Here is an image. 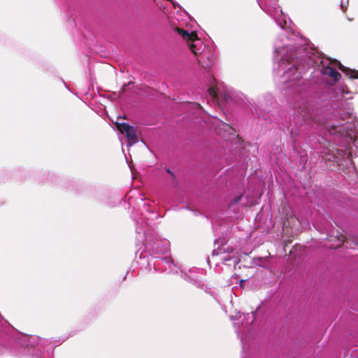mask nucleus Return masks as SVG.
Masks as SVG:
<instances>
[{"mask_svg":"<svg viewBox=\"0 0 358 358\" xmlns=\"http://www.w3.org/2000/svg\"><path fill=\"white\" fill-rule=\"evenodd\" d=\"M260 8L273 18L276 24L284 30L273 43V72L282 77L285 82L299 80L310 66H317L322 75L328 76L334 81L341 78L336 68L350 78H358V71L345 67L337 60H332L322 53H309L303 45H296L286 29L289 19L282 13L278 0H257Z\"/></svg>","mask_w":358,"mask_h":358,"instance_id":"1","label":"nucleus"},{"mask_svg":"<svg viewBox=\"0 0 358 358\" xmlns=\"http://www.w3.org/2000/svg\"><path fill=\"white\" fill-rule=\"evenodd\" d=\"M144 209L146 214L142 213V217L136 219L134 218L136 222V232L137 234L136 248H138L136 252L137 256L141 249L143 250L139 253V258L145 257L143 252L148 250L149 254L153 256V266L156 271L167 272L171 273H178L179 268L174 263L172 258L167 255L169 252L170 243L166 238H162L158 234L152 235V240L147 241V230L155 224V220L159 217V215L155 210H151L150 204L145 203Z\"/></svg>","mask_w":358,"mask_h":358,"instance_id":"2","label":"nucleus"},{"mask_svg":"<svg viewBox=\"0 0 358 358\" xmlns=\"http://www.w3.org/2000/svg\"><path fill=\"white\" fill-rule=\"evenodd\" d=\"M196 26V22L189 17L181 20L176 17L171 22L173 33L186 43L197 62L203 68L208 69L215 61V52L197 36L195 28Z\"/></svg>","mask_w":358,"mask_h":358,"instance_id":"3","label":"nucleus"},{"mask_svg":"<svg viewBox=\"0 0 358 358\" xmlns=\"http://www.w3.org/2000/svg\"><path fill=\"white\" fill-rule=\"evenodd\" d=\"M290 122L294 124H301L303 122H315L317 124H321L322 122L317 118L314 112H311L304 101H300L296 102L292 108V112L289 114Z\"/></svg>","mask_w":358,"mask_h":358,"instance_id":"4","label":"nucleus"},{"mask_svg":"<svg viewBox=\"0 0 358 358\" xmlns=\"http://www.w3.org/2000/svg\"><path fill=\"white\" fill-rule=\"evenodd\" d=\"M120 126V129L124 131L126 134V137L127 138V145L132 146L134 145L138 141V137L134 127L126 122L121 123Z\"/></svg>","mask_w":358,"mask_h":358,"instance_id":"5","label":"nucleus"},{"mask_svg":"<svg viewBox=\"0 0 358 358\" xmlns=\"http://www.w3.org/2000/svg\"><path fill=\"white\" fill-rule=\"evenodd\" d=\"M208 93L210 96L214 100L218 97L219 87L218 82L211 76L209 75L207 82Z\"/></svg>","mask_w":358,"mask_h":358,"instance_id":"6","label":"nucleus"},{"mask_svg":"<svg viewBox=\"0 0 358 358\" xmlns=\"http://www.w3.org/2000/svg\"><path fill=\"white\" fill-rule=\"evenodd\" d=\"M221 129H223L224 131H227L229 134H231V131L233 130L232 128L228 124H226V123L220 121L219 122V127H218V129H217V132L219 135L222 136L223 138H226L225 135L222 134L221 133V131H220Z\"/></svg>","mask_w":358,"mask_h":358,"instance_id":"7","label":"nucleus"},{"mask_svg":"<svg viewBox=\"0 0 358 358\" xmlns=\"http://www.w3.org/2000/svg\"><path fill=\"white\" fill-rule=\"evenodd\" d=\"M242 196H237L236 197H234L232 200V204H236L239 202V201L241 200V198Z\"/></svg>","mask_w":358,"mask_h":358,"instance_id":"8","label":"nucleus"},{"mask_svg":"<svg viewBox=\"0 0 358 358\" xmlns=\"http://www.w3.org/2000/svg\"><path fill=\"white\" fill-rule=\"evenodd\" d=\"M241 315H242V314H241V313H238V315H236V316H231V320H235V318H236V319H240V318L241 317Z\"/></svg>","mask_w":358,"mask_h":358,"instance_id":"9","label":"nucleus"},{"mask_svg":"<svg viewBox=\"0 0 358 358\" xmlns=\"http://www.w3.org/2000/svg\"><path fill=\"white\" fill-rule=\"evenodd\" d=\"M248 317H251L250 323H252L255 320V315H254L253 312H252L251 316H250V314H248Z\"/></svg>","mask_w":358,"mask_h":358,"instance_id":"10","label":"nucleus"},{"mask_svg":"<svg viewBox=\"0 0 358 358\" xmlns=\"http://www.w3.org/2000/svg\"><path fill=\"white\" fill-rule=\"evenodd\" d=\"M219 255V252L217 250H213L212 251V255L213 256H217Z\"/></svg>","mask_w":358,"mask_h":358,"instance_id":"11","label":"nucleus"},{"mask_svg":"<svg viewBox=\"0 0 358 358\" xmlns=\"http://www.w3.org/2000/svg\"><path fill=\"white\" fill-rule=\"evenodd\" d=\"M322 158H323L324 160H326V159L331 160V158H334V155H329V157H328V158H327V157H324V156H322Z\"/></svg>","mask_w":358,"mask_h":358,"instance_id":"12","label":"nucleus"},{"mask_svg":"<svg viewBox=\"0 0 358 358\" xmlns=\"http://www.w3.org/2000/svg\"><path fill=\"white\" fill-rule=\"evenodd\" d=\"M166 171L169 173H171V175H173V173L171 171V170L169 169H166Z\"/></svg>","mask_w":358,"mask_h":358,"instance_id":"13","label":"nucleus"},{"mask_svg":"<svg viewBox=\"0 0 358 358\" xmlns=\"http://www.w3.org/2000/svg\"><path fill=\"white\" fill-rule=\"evenodd\" d=\"M236 331L238 337H241L240 332L238 330H236Z\"/></svg>","mask_w":358,"mask_h":358,"instance_id":"14","label":"nucleus"},{"mask_svg":"<svg viewBox=\"0 0 358 358\" xmlns=\"http://www.w3.org/2000/svg\"><path fill=\"white\" fill-rule=\"evenodd\" d=\"M218 241L217 239L215 240V243H218Z\"/></svg>","mask_w":358,"mask_h":358,"instance_id":"15","label":"nucleus"},{"mask_svg":"<svg viewBox=\"0 0 358 358\" xmlns=\"http://www.w3.org/2000/svg\"><path fill=\"white\" fill-rule=\"evenodd\" d=\"M243 282H245V280H241V283H243Z\"/></svg>","mask_w":358,"mask_h":358,"instance_id":"16","label":"nucleus"}]
</instances>
